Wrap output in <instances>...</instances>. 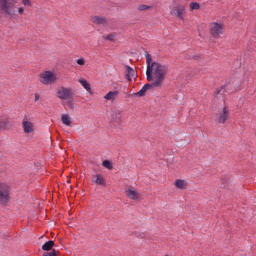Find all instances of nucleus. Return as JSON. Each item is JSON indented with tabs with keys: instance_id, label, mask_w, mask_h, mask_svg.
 Returning <instances> with one entry per match:
<instances>
[{
	"instance_id": "nucleus-1",
	"label": "nucleus",
	"mask_w": 256,
	"mask_h": 256,
	"mask_svg": "<svg viewBox=\"0 0 256 256\" xmlns=\"http://www.w3.org/2000/svg\"><path fill=\"white\" fill-rule=\"evenodd\" d=\"M168 70V67L166 64H162L158 62H152L150 70V77L147 76V80L149 82L152 81V84L156 87H161L163 81Z\"/></svg>"
},
{
	"instance_id": "nucleus-2",
	"label": "nucleus",
	"mask_w": 256,
	"mask_h": 256,
	"mask_svg": "<svg viewBox=\"0 0 256 256\" xmlns=\"http://www.w3.org/2000/svg\"><path fill=\"white\" fill-rule=\"evenodd\" d=\"M16 2V0H0V12L12 16L15 14Z\"/></svg>"
},
{
	"instance_id": "nucleus-3",
	"label": "nucleus",
	"mask_w": 256,
	"mask_h": 256,
	"mask_svg": "<svg viewBox=\"0 0 256 256\" xmlns=\"http://www.w3.org/2000/svg\"><path fill=\"white\" fill-rule=\"evenodd\" d=\"M10 186L6 184L0 182V204L6 206L10 200Z\"/></svg>"
},
{
	"instance_id": "nucleus-4",
	"label": "nucleus",
	"mask_w": 256,
	"mask_h": 256,
	"mask_svg": "<svg viewBox=\"0 0 256 256\" xmlns=\"http://www.w3.org/2000/svg\"><path fill=\"white\" fill-rule=\"evenodd\" d=\"M74 93L72 89L64 86L57 88L56 96L62 100H72Z\"/></svg>"
},
{
	"instance_id": "nucleus-5",
	"label": "nucleus",
	"mask_w": 256,
	"mask_h": 256,
	"mask_svg": "<svg viewBox=\"0 0 256 256\" xmlns=\"http://www.w3.org/2000/svg\"><path fill=\"white\" fill-rule=\"evenodd\" d=\"M40 81L44 84H51L54 82L56 77L50 71H46L40 76Z\"/></svg>"
},
{
	"instance_id": "nucleus-6",
	"label": "nucleus",
	"mask_w": 256,
	"mask_h": 256,
	"mask_svg": "<svg viewBox=\"0 0 256 256\" xmlns=\"http://www.w3.org/2000/svg\"><path fill=\"white\" fill-rule=\"evenodd\" d=\"M223 26L217 22H212L210 28V34L214 38H218L222 33Z\"/></svg>"
},
{
	"instance_id": "nucleus-7",
	"label": "nucleus",
	"mask_w": 256,
	"mask_h": 256,
	"mask_svg": "<svg viewBox=\"0 0 256 256\" xmlns=\"http://www.w3.org/2000/svg\"><path fill=\"white\" fill-rule=\"evenodd\" d=\"M230 116L229 108L228 106H224L221 112L220 113V116L218 118V122L224 124L228 119Z\"/></svg>"
},
{
	"instance_id": "nucleus-8",
	"label": "nucleus",
	"mask_w": 256,
	"mask_h": 256,
	"mask_svg": "<svg viewBox=\"0 0 256 256\" xmlns=\"http://www.w3.org/2000/svg\"><path fill=\"white\" fill-rule=\"evenodd\" d=\"M132 188H128L126 190L127 196L132 200H138L140 198V194L136 191L133 190Z\"/></svg>"
},
{
	"instance_id": "nucleus-9",
	"label": "nucleus",
	"mask_w": 256,
	"mask_h": 256,
	"mask_svg": "<svg viewBox=\"0 0 256 256\" xmlns=\"http://www.w3.org/2000/svg\"><path fill=\"white\" fill-rule=\"evenodd\" d=\"M22 126L25 132L30 133L33 131V124L32 122L28 121L26 118H24Z\"/></svg>"
},
{
	"instance_id": "nucleus-10",
	"label": "nucleus",
	"mask_w": 256,
	"mask_h": 256,
	"mask_svg": "<svg viewBox=\"0 0 256 256\" xmlns=\"http://www.w3.org/2000/svg\"><path fill=\"white\" fill-rule=\"evenodd\" d=\"M154 87L155 86L154 85L152 84V82L151 84H146L139 92L134 94L138 96H143L146 94V92L147 90L152 88Z\"/></svg>"
},
{
	"instance_id": "nucleus-11",
	"label": "nucleus",
	"mask_w": 256,
	"mask_h": 256,
	"mask_svg": "<svg viewBox=\"0 0 256 256\" xmlns=\"http://www.w3.org/2000/svg\"><path fill=\"white\" fill-rule=\"evenodd\" d=\"M92 181L97 184L106 186L105 180L100 174H96L92 176Z\"/></svg>"
},
{
	"instance_id": "nucleus-12",
	"label": "nucleus",
	"mask_w": 256,
	"mask_h": 256,
	"mask_svg": "<svg viewBox=\"0 0 256 256\" xmlns=\"http://www.w3.org/2000/svg\"><path fill=\"white\" fill-rule=\"evenodd\" d=\"M126 78L128 81L131 80V78H134L135 76V72L134 69L128 66H126Z\"/></svg>"
},
{
	"instance_id": "nucleus-13",
	"label": "nucleus",
	"mask_w": 256,
	"mask_h": 256,
	"mask_svg": "<svg viewBox=\"0 0 256 256\" xmlns=\"http://www.w3.org/2000/svg\"><path fill=\"white\" fill-rule=\"evenodd\" d=\"M174 12L175 14L177 15L178 17L179 18L180 20H184L182 14L185 12V9L184 6H177L174 10Z\"/></svg>"
},
{
	"instance_id": "nucleus-14",
	"label": "nucleus",
	"mask_w": 256,
	"mask_h": 256,
	"mask_svg": "<svg viewBox=\"0 0 256 256\" xmlns=\"http://www.w3.org/2000/svg\"><path fill=\"white\" fill-rule=\"evenodd\" d=\"M122 112L119 110H115L112 114V119L116 122L118 124H120L122 122Z\"/></svg>"
},
{
	"instance_id": "nucleus-15",
	"label": "nucleus",
	"mask_w": 256,
	"mask_h": 256,
	"mask_svg": "<svg viewBox=\"0 0 256 256\" xmlns=\"http://www.w3.org/2000/svg\"><path fill=\"white\" fill-rule=\"evenodd\" d=\"M92 22L96 24L104 25L106 24V19L104 18L98 16H92L90 18Z\"/></svg>"
},
{
	"instance_id": "nucleus-16",
	"label": "nucleus",
	"mask_w": 256,
	"mask_h": 256,
	"mask_svg": "<svg viewBox=\"0 0 256 256\" xmlns=\"http://www.w3.org/2000/svg\"><path fill=\"white\" fill-rule=\"evenodd\" d=\"M145 56L146 59V64H147V70L146 72V76H148V77H150V68L151 64V62L152 61V59L151 58V56L149 54L148 52L146 51L145 52Z\"/></svg>"
},
{
	"instance_id": "nucleus-17",
	"label": "nucleus",
	"mask_w": 256,
	"mask_h": 256,
	"mask_svg": "<svg viewBox=\"0 0 256 256\" xmlns=\"http://www.w3.org/2000/svg\"><path fill=\"white\" fill-rule=\"evenodd\" d=\"M175 186L178 188L185 189L186 188L187 184L184 180L180 179L176 180L174 182Z\"/></svg>"
},
{
	"instance_id": "nucleus-18",
	"label": "nucleus",
	"mask_w": 256,
	"mask_h": 256,
	"mask_svg": "<svg viewBox=\"0 0 256 256\" xmlns=\"http://www.w3.org/2000/svg\"><path fill=\"white\" fill-rule=\"evenodd\" d=\"M78 81L90 94L92 93L90 84L86 80L81 78Z\"/></svg>"
},
{
	"instance_id": "nucleus-19",
	"label": "nucleus",
	"mask_w": 256,
	"mask_h": 256,
	"mask_svg": "<svg viewBox=\"0 0 256 256\" xmlns=\"http://www.w3.org/2000/svg\"><path fill=\"white\" fill-rule=\"evenodd\" d=\"M9 119L6 118L0 120V129L5 130L8 128L9 126Z\"/></svg>"
},
{
	"instance_id": "nucleus-20",
	"label": "nucleus",
	"mask_w": 256,
	"mask_h": 256,
	"mask_svg": "<svg viewBox=\"0 0 256 256\" xmlns=\"http://www.w3.org/2000/svg\"><path fill=\"white\" fill-rule=\"evenodd\" d=\"M118 94V92L117 90L111 91L108 93L104 98L106 100H111L114 99Z\"/></svg>"
},
{
	"instance_id": "nucleus-21",
	"label": "nucleus",
	"mask_w": 256,
	"mask_h": 256,
	"mask_svg": "<svg viewBox=\"0 0 256 256\" xmlns=\"http://www.w3.org/2000/svg\"><path fill=\"white\" fill-rule=\"evenodd\" d=\"M54 245V241H48L42 246V249L44 250L48 251L50 250Z\"/></svg>"
},
{
	"instance_id": "nucleus-22",
	"label": "nucleus",
	"mask_w": 256,
	"mask_h": 256,
	"mask_svg": "<svg viewBox=\"0 0 256 256\" xmlns=\"http://www.w3.org/2000/svg\"><path fill=\"white\" fill-rule=\"evenodd\" d=\"M61 118L62 122L66 126H70L71 122L70 120V117L68 114H62Z\"/></svg>"
},
{
	"instance_id": "nucleus-23",
	"label": "nucleus",
	"mask_w": 256,
	"mask_h": 256,
	"mask_svg": "<svg viewBox=\"0 0 256 256\" xmlns=\"http://www.w3.org/2000/svg\"><path fill=\"white\" fill-rule=\"evenodd\" d=\"M102 166L108 170H112V163L108 160L103 161Z\"/></svg>"
},
{
	"instance_id": "nucleus-24",
	"label": "nucleus",
	"mask_w": 256,
	"mask_h": 256,
	"mask_svg": "<svg viewBox=\"0 0 256 256\" xmlns=\"http://www.w3.org/2000/svg\"><path fill=\"white\" fill-rule=\"evenodd\" d=\"M115 36L113 34H110L107 36H102V38L104 39L108 40L110 42H114V37Z\"/></svg>"
},
{
	"instance_id": "nucleus-25",
	"label": "nucleus",
	"mask_w": 256,
	"mask_h": 256,
	"mask_svg": "<svg viewBox=\"0 0 256 256\" xmlns=\"http://www.w3.org/2000/svg\"><path fill=\"white\" fill-rule=\"evenodd\" d=\"M190 8L192 10H198L200 8V4L196 2H192L190 4Z\"/></svg>"
},
{
	"instance_id": "nucleus-26",
	"label": "nucleus",
	"mask_w": 256,
	"mask_h": 256,
	"mask_svg": "<svg viewBox=\"0 0 256 256\" xmlns=\"http://www.w3.org/2000/svg\"><path fill=\"white\" fill-rule=\"evenodd\" d=\"M56 250H52L50 252H46L43 254V256H56Z\"/></svg>"
},
{
	"instance_id": "nucleus-27",
	"label": "nucleus",
	"mask_w": 256,
	"mask_h": 256,
	"mask_svg": "<svg viewBox=\"0 0 256 256\" xmlns=\"http://www.w3.org/2000/svg\"><path fill=\"white\" fill-rule=\"evenodd\" d=\"M152 8L151 6H148L144 4H140L138 6V9L140 10H144Z\"/></svg>"
},
{
	"instance_id": "nucleus-28",
	"label": "nucleus",
	"mask_w": 256,
	"mask_h": 256,
	"mask_svg": "<svg viewBox=\"0 0 256 256\" xmlns=\"http://www.w3.org/2000/svg\"><path fill=\"white\" fill-rule=\"evenodd\" d=\"M224 88V86H222L220 88H216L214 92V96H216L220 93L222 90Z\"/></svg>"
},
{
	"instance_id": "nucleus-29",
	"label": "nucleus",
	"mask_w": 256,
	"mask_h": 256,
	"mask_svg": "<svg viewBox=\"0 0 256 256\" xmlns=\"http://www.w3.org/2000/svg\"><path fill=\"white\" fill-rule=\"evenodd\" d=\"M76 62L80 65H84L85 64V60L82 58H79Z\"/></svg>"
},
{
	"instance_id": "nucleus-30",
	"label": "nucleus",
	"mask_w": 256,
	"mask_h": 256,
	"mask_svg": "<svg viewBox=\"0 0 256 256\" xmlns=\"http://www.w3.org/2000/svg\"><path fill=\"white\" fill-rule=\"evenodd\" d=\"M22 2L25 6H31L30 0H22Z\"/></svg>"
},
{
	"instance_id": "nucleus-31",
	"label": "nucleus",
	"mask_w": 256,
	"mask_h": 256,
	"mask_svg": "<svg viewBox=\"0 0 256 256\" xmlns=\"http://www.w3.org/2000/svg\"><path fill=\"white\" fill-rule=\"evenodd\" d=\"M138 238L146 239L147 238L146 234L144 233H141L139 236Z\"/></svg>"
},
{
	"instance_id": "nucleus-32",
	"label": "nucleus",
	"mask_w": 256,
	"mask_h": 256,
	"mask_svg": "<svg viewBox=\"0 0 256 256\" xmlns=\"http://www.w3.org/2000/svg\"><path fill=\"white\" fill-rule=\"evenodd\" d=\"M192 58L194 60H200V59H201V57L199 55H194V56H192Z\"/></svg>"
},
{
	"instance_id": "nucleus-33",
	"label": "nucleus",
	"mask_w": 256,
	"mask_h": 256,
	"mask_svg": "<svg viewBox=\"0 0 256 256\" xmlns=\"http://www.w3.org/2000/svg\"><path fill=\"white\" fill-rule=\"evenodd\" d=\"M70 100L68 102V106L70 108H73V106L72 104V100Z\"/></svg>"
},
{
	"instance_id": "nucleus-34",
	"label": "nucleus",
	"mask_w": 256,
	"mask_h": 256,
	"mask_svg": "<svg viewBox=\"0 0 256 256\" xmlns=\"http://www.w3.org/2000/svg\"><path fill=\"white\" fill-rule=\"evenodd\" d=\"M34 96H35V100H34V101L35 102H36L37 100H38L40 98V95L38 94H34Z\"/></svg>"
},
{
	"instance_id": "nucleus-35",
	"label": "nucleus",
	"mask_w": 256,
	"mask_h": 256,
	"mask_svg": "<svg viewBox=\"0 0 256 256\" xmlns=\"http://www.w3.org/2000/svg\"><path fill=\"white\" fill-rule=\"evenodd\" d=\"M18 12L20 14H22L24 12V8H20L18 9Z\"/></svg>"
},
{
	"instance_id": "nucleus-36",
	"label": "nucleus",
	"mask_w": 256,
	"mask_h": 256,
	"mask_svg": "<svg viewBox=\"0 0 256 256\" xmlns=\"http://www.w3.org/2000/svg\"><path fill=\"white\" fill-rule=\"evenodd\" d=\"M52 237V238H54V236H55V234L54 233H51Z\"/></svg>"
},
{
	"instance_id": "nucleus-37",
	"label": "nucleus",
	"mask_w": 256,
	"mask_h": 256,
	"mask_svg": "<svg viewBox=\"0 0 256 256\" xmlns=\"http://www.w3.org/2000/svg\"><path fill=\"white\" fill-rule=\"evenodd\" d=\"M68 182H70V180H68Z\"/></svg>"
},
{
	"instance_id": "nucleus-38",
	"label": "nucleus",
	"mask_w": 256,
	"mask_h": 256,
	"mask_svg": "<svg viewBox=\"0 0 256 256\" xmlns=\"http://www.w3.org/2000/svg\"><path fill=\"white\" fill-rule=\"evenodd\" d=\"M222 188H225V186H224H224H222Z\"/></svg>"
},
{
	"instance_id": "nucleus-39",
	"label": "nucleus",
	"mask_w": 256,
	"mask_h": 256,
	"mask_svg": "<svg viewBox=\"0 0 256 256\" xmlns=\"http://www.w3.org/2000/svg\"><path fill=\"white\" fill-rule=\"evenodd\" d=\"M43 237H44V236H42L40 238H42Z\"/></svg>"
}]
</instances>
